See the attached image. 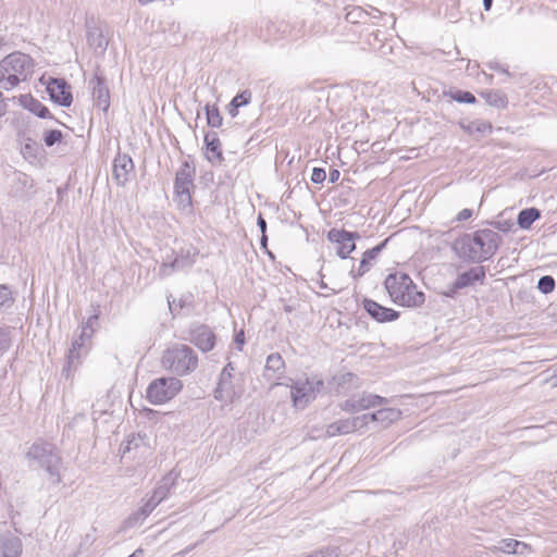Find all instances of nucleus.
<instances>
[{"instance_id": "nucleus-1", "label": "nucleus", "mask_w": 557, "mask_h": 557, "mask_svg": "<svg viewBox=\"0 0 557 557\" xmlns=\"http://www.w3.org/2000/svg\"><path fill=\"white\" fill-rule=\"evenodd\" d=\"M25 457L30 467L45 470L52 484L59 485L62 482V456L55 444L38 438L29 446Z\"/></svg>"}, {"instance_id": "nucleus-2", "label": "nucleus", "mask_w": 557, "mask_h": 557, "mask_svg": "<svg viewBox=\"0 0 557 557\" xmlns=\"http://www.w3.org/2000/svg\"><path fill=\"white\" fill-rule=\"evenodd\" d=\"M34 71L33 59L23 52L15 51L0 61V85L5 90L25 82Z\"/></svg>"}, {"instance_id": "nucleus-3", "label": "nucleus", "mask_w": 557, "mask_h": 557, "mask_svg": "<svg viewBox=\"0 0 557 557\" xmlns=\"http://www.w3.org/2000/svg\"><path fill=\"white\" fill-rule=\"evenodd\" d=\"M392 300L400 306L419 307L424 302V294L417 289L411 277L404 272L388 274L384 282Z\"/></svg>"}, {"instance_id": "nucleus-4", "label": "nucleus", "mask_w": 557, "mask_h": 557, "mask_svg": "<svg viewBox=\"0 0 557 557\" xmlns=\"http://www.w3.org/2000/svg\"><path fill=\"white\" fill-rule=\"evenodd\" d=\"M161 362L170 372L183 376L198 368V356L190 346L174 344L164 350Z\"/></svg>"}, {"instance_id": "nucleus-5", "label": "nucleus", "mask_w": 557, "mask_h": 557, "mask_svg": "<svg viewBox=\"0 0 557 557\" xmlns=\"http://www.w3.org/2000/svg\"><path fill=\"white\" fill-rule=\"evenodd\" d=\"M195 165L189 160H184L177 170L174 180V200L182 211H193L191 189L195 187Z\"/></svg>"}, {"instance_id": "nucleus-6", "label": "nucleus", "mask_w": 557, "mask_h": 557, "mask_svg": "<svg viewBox=\"0 0 557 557\" xmlns=\"http://www.w3.org/2000/svg\"><path fill=\"white\" fill-rule=\"evenodd\" d=\"M288 386L290 387V398L294 408L302 410L321 393L324 388V382L318 376H312L310 379L292 381V384Z\"/></svg>"}, {"instance_id": "nucleus-7", "label": "nucleus", "mask_w": 557, "mask_h": 557, "mask_svg": "<svg viewBox=\"0 0 557 557\" xmlns=\"http://www.w3.org/2000/svg\"><path fill=\"white\" fill-rule=\"evenodd\" d=\"M183 388V383L177 377H158L147 387L146 397L153 405H162L174 398Z\"/></svg>"}, {"instance_id": "nucleus-8", "label": "nucleus", "mask_w": 557, "mask_h": 557, "mask_svg": "<svg viewBox=\"0 0 557 557\" xmlns=\"http://www.w3.org/2000/svg\"><path fill=\"white\" fill-rule=\"evenodd\" d=\"M176 479L177 475L172 471L165 474L159 482L158 486L153 490L152 495L135 513H133L129 519H134L136 521L145 520L156 509V507L161 504V502L169 497L171 490L175 485Z\"/></svg>"}, {"instance_id": "nucleus-9", "label": "nucleus", "mask_w": 557, "mask_h": 557, "mask_svg": "<svg viewBox=\"0 0 557 557\" xmlns=\"http://www.w3.org/2000/svg\"><path fill=\"white\" fill-rule=\"evenodd\" d=\"M467 234L479 251L481 263L491 259L497 252L502 243V236L490 228H482Z\"/></svg>"}, {"instance_id": "nucleus-10", "label": "nucleus", "mask_w": 557, "mask_h": 557, "mask_svg": "<svg viewBox=\"0 0 557 557\" xmlns=\"http://www.w3.org/2000/svg\"><path fill=\"white\" fill-rule=\"evenodd\" d=\"M202 352L211 351L216 344V336L213 330L207 324L196 323L188 330V338Z\"/></svg>"}, {"instance_id": "nucleus-11", "label": "nucleus", "mask_w": 557, "mask_h": 557, "mask_svg": "<svg viewBox=\"0 0 557 557\" xmlns=\"http://www.w3.org/2000/svg\"><path fill=\"white\" fill-rule=\"evenodd\" d=\"M235 368L232 362H228L220 373L218 386L214 389V398L225 404H231L237 397V393L232 383L233 372Z\"/></svg>"}, {"instance_id": "nucleus-12", "label": "nucleus", "mask_w": 557, "mask_h": 557, "mask_svg": "<svg viewBox=\"0 0 557 557\" xmlns=\"http://www.w3.org/2000/svg\"><path fill=\"white\" fill-rule=\"evenodd\" d=\"M358 238H360L359 233L346 230L332 228L327 233V239L338 245L337 256L342 259L348 258L356 249L355 240Z\"/></svg>"}, {"instance_id": "nucleus-13", "label": "nucleus", "mask_w": 557, "mask_h": 557, "mask_svg": "<svg viewBox=\"0 0 557 557\" xmlns=\"http://www.w3.org/2000/svg\"><path fill=\"white\" fill-rule=\"evenodd\" d=\"M134 162L133 159L126 154L119 152L113 160L112 164V176L119 186H124L131 181L134 174Z\"/></svg>"}, {"instance_id": "nucleus-14", "label": "nucleus", "mask_w": 557, "mask_h": 557, "mask_svg": "<svg viewBox=\"0 0 557 557\" xmlns=\"http://www.w3.org/2000/svg\"><path fill=\"white\" fill-rule=\"evenodd\" d=\"M293 28L286 21H264L260 26L259 37L264 41H276L290 35Z\"/></svg>"}, {"instance_id": "nucleus-15", "label": "nucleus", "mask_w": 557, "mask_h": 557, "mask_svg": "<svg viewBox=\"0 0 557 557\" xmlns=\"http://www.w3.org/2000/svg\"><path fill=\"white\" fill-rule=\"evenodd\" d=\"M196 256L197 252L191 253L190 250H182L173 260H163L159 268V276L166 277L175 271L190 268L195 263Z\"/></svg>"}, {"instance_id": "nucleus-16", "label": "nucleus", "mask_w": 557, "mask_h": 557, "mask_svg": "<svg viewBox=\"0 0 557 557\" xmlns=\"http://www.w3.org/2000/svg\"><path fill=\"white\" fill-rule=\"evenodd\" d=\"M47 91L53 102L62 107L72 104L71 87L64 78H50L47 84Z\"/></svg>"}, {"instance_id": "nucleus-17", "label": "nucleus", "mask_w": 557, "mask_h": 557, "mask_svg": "<svg viewBox=\"0 0 557 557\" xmlns=\"http://www.w3.org/2000/svg\"><path fill=\"white\" fill-rule=\"evenodd\" d=\"M89 85L92 89L95 104L103 112L108 111L110 107V91L106 77L97 71L95 76L90 79Z\"/></svg>"}, {"instance_id": "nucleus-18", "label": "nucleus", "mask_w": 557, "mask_h": 557, "mask_svg": "<svg viewBox=\"0 0 557 557\" xmlns=\"http://www.w3.org/2000/svg\"><path fill=\"white\" fill-rule=\"evenodd\" d=\"M285 368V361L278 352H273L268 356L263 377L272 382L270 386L271 389L274 386L282 385L278 380L284 376Z\"/></svg>"}, {"instance_id": "nucleus-19", "label": "nucleus", "mask_w": 557, "mask_h": 557, "mask_svg": "<svg viewBox=\"0 0 557 557\" xmlns=\"http://www.w3.org/2000/svg\"><path fill=\"white\" fill-rule=\"evenodd\" d=\"M451 249L455 251L459 259L467 262L481 263L480 255L478 249L472 244L471 238L467 233L456 238L451 245Z\"/></svg>"}, {"instance_id": "nucleus-20", "label": "nucleus", "mask_w": 557, "mask_h": 557, "mask_svg": "<svg viewBox=\"0 0 557 557\" xmlns=\"http://www.w3.org/2000/svg\"><path fill=\"white\" fill-rule=\"evenodd\" d=\"M34 187L33 178L20 171L13 173L9 194L17 199L28 198Z\"/></svg>"}, {"instance_id": "nucleus-21", "label": "nucleus", "mask_w": 557, "mask_h": 557, "mask_svg": "<svg viewBox=\"0 0 557 557\" xmlns=\"http://www.w3.org/2000/svg\"><path fill=\"white\" fill-rule=\"evenodd\" d=\"M363 308L373 320L380 323L395 321L399 317L394 309L384 307L372 299H364Z\"/></svg>"}, {"instance_id": "nucleus-22", "label": "nucleus", "mask_w": 557, "mask_h": 557, "mask_svg": "<svg viewBox=\"0 0 557 557\" xmlns=\"http://www.w3.org/2000/svg\"><path fill=\"white\" fill-rule=\"evenodd\" d=\"M87 42L96 53L103 54L109 45V29L101 25L88 26Z\"/></svg>"}, {"instance_id": "nucleus-23", "label": "nucleus", "mask_w": 557, "mask_h": 557, "mask_svg": "<svg viewBox=\"0 0 557 557\" xmlns=\"http://www.w3.org/2000/svg\"><path fill=\"white\" fill-rule=\"evenodd\" d=\"M22 554L23 542L17 535L11 532L0 534V557H22Z\"/></svg>"}, {"instance_id": "nucleus-24", "label": "nucleus", "mask_w": 557, "mask_h": 557, "mask_svg": "<svg viewBox=\"0 0 557 557\" xmlns=\"http://www.w3.org/2000/svg\"><path fill=\"white\" fill-rule=\"evenodd\" d=\"M485 274L486 271L483 265L474 267L466 272L460 273L451 285L453 292L471 286L475 282L483 284Z\"/></svg>"}, {"instance_id": "nucleus-25", "label": "nucleus", "mask_w": 557, "mask_h": 557, "mask_svg": "<svg viewBox=\"0 0 557 557\" xmlns=\"http://www.w3.org/2000/svg\"><path fill=\"white\" fill-rule=\"evenodd\" d=\"M388 240L389 238H386L375 247L368 249L363 252L358 271L355 272L354 268L350 270V274L354 278L363 276L371 269V261L376 259L380 252L386 247Z\"/></svg>"}, {"instance_id": "nucleus-26", "label": "nucleus", "mask_w": 557, "mask_h": 557, "mask_svg": "<svg viewBox=\"0 0 557 557\" xmlns=\"http://www.w3.org/2000/svg\"><path fill=\"white\" fill-rule=\"evenodd\" d=\"M207 149V159L213 165H221L224 161L222 153V144L215 132H209L205 135Z\"/></svg>"}, {"instance_id": "nucleus-27", "label": "nucleus", "mask_w": 557, "mask_h": 557, "mask_svg": "<svg viewBox=\"0 0 557 557\" xmlns=\"http://www.w3.org/2000/svg\"><path fill=\"white\" fill-rule=\"evenodd\" d=\"M20 103L40 119H53L49 109L32 95H22Z\"/></svg>"}, {"instance_id": "nucleus-28", "label": "nucleus", "mask_w": 557, "mask_h": 557, "mask_svg": "<svg viewBox=\"0 0 557 557\" xmlns=\"http://www.w3.org/2000/svg\"><path fill=\"white\" fill-rule=\"evenodd\" d=\"M530 547L524 542L517 541L515 539H504L498 542V545L492 548L493 552L505 553V554H518L523 555Z\"/></svg>"}, {"instance_id": "nucleus-29", "label": "nucleus", "mask_w": 557, "mask_h": 557, "mask_svg": "<svg viewBox=\"0 0 557 557\" xmlns=\"http://www.w3.org/2000/svg\"><path fill=\"white\" fill-rule=\"evenodd\" d=\"M86 355L82 350L69 349L65 364L63 366L61 375L65 379L73 376L74 372L78 369L82 363V358Z\"/></svg>"}, {"instance_id": "nucleus-30", "label": "nucleus", "mask_w": 557, "mask_h": 557, "mask_svg": "<svg viewBox=\"0 0 557 557\" xmlns=\"http://www.w3.org/2000/svg\"><path fill=\"white\" fill-rule=\"evenodd\" d=\"M371 421L381 422L384 426L400 419L401 411L396 408H382L375 412L369 413Z\"/></svg>"}, {"instance_id": "nucleus-31", "label": "nucleus", "mask_w": 557, "mask_h": 557, "mask_svg": "<svg viewBox=\"0 0 557 557\" xmlns=\"http://www.w3.org/2000/svg\"><path fill=\"white\" fill-rule=\"evenodd\" d=\"M482 98L492 107L497 109H505L508 106L507 96L496 89H490L481 92Z\"/></svg>"}, {"instance_id": "nucleus-32", "label": "nucleus", "mask_w": 557, "mask_h": 557, "mask_svg": "<svg viewBox=\"0 0 557 557\" xmlns=\"http://www.w3.org/2000/svg\"><path fill=\"white\" fill-rule=\"evenodd\" d=\"M541 218V211L537 208H527L519 212L517 223L520 228L528 230Z\"/></svg>"}, {"instance_id": "nucleus-33", "label": "nucleus", "mask_w": 557, "mask_h": 557, "mask_svg": "<svg viewBox=\"0 0 557 557\" xmlns=\"http://www.w3.org/2000/svg\"><path fill=\"white\" fill-rule=\"evenodd\" d=\"M354 398L357 401L359 411L387 403L386 398L373 394L363 393L361 395H355Z\"/></svg>"}, {"instance_id": "nucleus-34", "label": "nucleus", "mask_w": 557, "mask_h": 557, "mask_svg": "<svg viewBox=\"0 0 557 557\" xmlns=\"http://www.w3.org/2000/svg\"><path fill=\"white\" fill-rule=\"evenodd\" d=\"M94 334V330L87 331V327H82L79 335L73 339L71 348L75 350H82L84 355L89 351L88 342Z\"/></svg>"}, {"instance_id": "nucleus-35", "label": "nucleus", "mask_w": 557, "mask_h": 557, "mask_svg": "<svg viewBox=\"0 0 557 557\" xmlns=\"http://www.w3.org/2000/svg\"><path fill=\"white\" fill-rule=\"evenodd\" d=\"M94 334V330L87 331V327H82L79 335L73 339L71 348L75 350H82L84 355L89 351L88 342Z\"/></svg>"}, {"instance_id": "nucleus-36", "label": "nucleus", "mask_w": 557, "mask_h": 557, "mask_svg": "<svg viewBox=\"0 0 557 557\" xmlns=\"http://www.w3.org/2000/svg\"><path fill=\"white\" fill-rule=\"evenodd\" d=\"M147 445L145 443V437L140 434L132 435L127 438V441L122 445V453L126 455L132 450H146Z\"/></svg>"}, {"instance_id": "nucleus-37", "label": "nucleus", "mask_w": 557, "mask_h": 557, "mask_svg": "<svg viewBox=\"0 0 557 557\" xmlns=\"http://www.w3.org/2000/svg\"><path fill=\"white\" fill-rule=\"evenodd\" d=\"M250 100L251 92L249 90H244L237 94L230 103V114L232 116H236L238 108L248 104Z\"/></svg>"}, {"instance_id": "nucleus-38", "label": "nucleus", "mask_w": 557, "mask_h": 557, "mask_svg": "<svg viewBox=\"0 0 557 557\" xmlns=\"http://www.w3.org/2000/svg\"><path fill=\"white\" fill-rule=\"evenodd\" d=\"M460 126L469 134H484L492 131V124L490 122L480 120L469 122L468 124L460 123Z\"/></svg>"}, {"instance_id": "nucleus-39", "label": "nucleus", "mask_w": 557, "mask_h": 557, "mask_svg": "<svg viewBox=\"0 0 557 557\" xmlns=\"http://www.w3.org/2000/svg\"><path fill=\"white\" fill-rule=\"evenodd\" d=\"M205 110L208 125L213 128L220 127L222 125L223 117L219 108L215 104H206Z\"/></svg>"}, {"instance_id": "nucleus-40", "label": "nucleus", "mask_w": 557, "mask_h": 557, "mask_svg": "<svg viewBox=\"0 0 557 557\" xmlns=\"http://www.w3.org/2000/svg\"><path fill=\"white\" fill-rule=\"evenodd\" d=\"M40 151V146L38 143L33 140L32 138H26L25 143L21 147V153L25 158H37Z\"/></svg>"}, {"instance_id": "nucleus-41", "label": "nucleus", "mask_w": 557, "mask_h": 557, "mask_svg": "<svg viewBox=\"0 0 557 557\" xmlns=\"http://www.w3.org/2000/svg\"><path fill=\"white\" fill-rule=\"evenodd\" d=\"M448 95L453 100L461 103H474L476 101L474 95L466 90L450 91Z\"/></svg>"}, {"instance_id": "nucleus-42", "label": "nucleus", "mask_w": 557, "mask_h": 557, "mask_svg": "<svg viewBox=\"0 0 557 557\" xmlns=\"http://www.w3.org/2000/svg\"><path fill=\"white\" fill-rule=\"evenodd\" d=\"M169 307H170V310L174 313V314H180V312L175 311L176 310V307H178L180 309H191L194 306H193V296L191 295H188V296H183L178 299L177 304L175 300H173L172 302L169 301Z\"/></svg>"}, {"instance_id": "nucleus-43", "label": "nucleus", "mask_w": 557, "mask_h": 557, "mask_svg": "<svg viewBox=\"0 0 557 557\" xmlns=\"http://www.w3.org/2000/svg\"><path fill=\"white\" fill-rule=\"evenodd\" d=\"M63 133L59 129H50L44 133V143L47 147H52L57 143H61Z\"/></svg>"}, {"instance_id": "nucleus-44", "label": "nucleus", "mask_w": 557, "mask_h": 557, "mask_svg": "<svg viewBox=\"0 0 557 557\" xmlns=\"http://www.w3.org/2000/svg\"><path fill=\"white\" fill-rule=\"evenodd\" d=\"M555 280L550 275H544L537 282V288L543 294L552 293L555 289Z\"/></svg>"}, {"instance_id": "nucleus-45", "label": "nucleus", "mask_w": 557, "mask_h": 557, "mask_svg": "<svg viewBox=\"0 0 557 557\" xmlns=\"http://www.w3.org/2000/svg\"><path fill=\"white\" fill-rule=\"evenodd\" d=\"M14 302L11 290L7 285H0V309L10 308Z\"/></svg>"}, {"instance_id": "nucleus-46", "label": "nucleus", "mask_w": 557, "mask_h": 557, "mask_svg": "<svg viewBox=\"0 0 557 557\" xmlns=\"http://www.w3.org/2000/svg\"><path fill=\"white\" fill-rule=\"evenodd\" d=\"M11 329L10 327H1L0 329V354L7 351L11 346Z\"/></svg>"}, {"instance_id": "nucleus-47", "label": "nucleus", "mask_w": 557, "mask_h": 557, "mask_svg": "<svg viewBox=\"0 0 557 557\" xmlns=\"http://www.w3.org/2000/svg\"><path fill=\"white\" fill-rule=\"evenodd\" d=\"M349 420L352 431L355 432L366 426L371 421V418L369 417V413H366L362 416L350 418Z\"/></svg>"}, {"instance_id": "nucleus-48", "label": "nucleus", "mask_w": 557, "mask_h": 557, "mask_svg": "<svg viewBox=\"0 0 557 557\" xmlns=\"http://www.w3.org/2000/svg\"><path fill=\"white\" fill-rule=\"evenodd\" d=\"M306 557H338V548L337 547H324L322 549L315 550Z\"/></svg>"}, {"instance_id": "nucleus-49", "label": "nucleus", "mask_w": 557, "mask_h": 557, "mask_svg": "<svg viewBox=\"0 0 557 557\" xmlns=\"http://www.w3.org/2000/svg\"><path fill=\"white\" fill-rule=\"evenodd\" d=\"M326 178V174H325V171L324 169L322 168H314L312 170V174H311V182L314 183V184H321L325 181Z\"/></svg>"}, {"instance_id": "nucleus-50", "label": "nucleus", "mask_w": 557, "mask_h": 557, "mask_svg": "<svg viewBox=\"0 0 557 557\" xmlns=\"http://www.w3.org/2000/svg\"><path fill=\"white\" fill-rule=\"evenodd\" d=\"M367 15L368 14L363 12L360 8H356L346 14V20L350 23H357L358 18H361L362 16L366 17Z\"/></svg>"}, {"instance_id": "nucleus-51", "label": "nucleus", "mask_w": 557, "mask_h": 557, "mask_svg": "<svg viewBox=\"0 0 557 557\" xmlns=\"http://www.w3.org/2000/svg\"><path fill=\"white\" fill-rule=\"evenodd\" d=\"M341 408L344 410V411H348V412H357L359 411L358 407H357V401L356 399L352 397L346 399L342 405H341Z\"/></svg>"}, {"instance_id": "nucleus-52", "label": "nucleus", "mask_w": 557, "mask_h": 557, "mask_svg": "<svg viewBox=\"0 0 557 557\" xmlns=\"http://www.w3.org/2000/svg\"><path fill=\"white\" fill-rule=\"evenodd\" d=\"M337 423L341 435L354 432L349 419L338 420Z\"/></svg>"}, {"instance_id": "nucleus-53", "label": "nucleus", "mask_w": 557, "mask_h": 557, "mask_svg": "<svg viewBox=\"0 0 557 557\" xmlns=\"http://www.w3.org/2000/svg\"><path fill=\"white\" fill-rule=\"evenodd\" d=\"M325 433L329 437L341 435L337 421L329 424Z\"/></svg>"}, {"instance_id": "nucleus-54", "label": "nucleus", "mask_w": 557, "mask_h": 557, "mask_svg": "<svg viewBox=\"0 0 557 557\" xmlns=\"http://www.w3.org/2000/svg\"><path fill=\"white\" fill-rule=\"evenodd\" d=\"M473 215V211L471 209H462L456 216L457 222H463L470 219Z\"/></svg>"}, {"instance_id": "nucleus-55", "label": "nucleus", "mask_w": 557, "mask_h": 557, "mask_svg": "<svg viewBox=\"0 0 557 557\" xmlns=\"http://www.w3.org/2000/svg\"><path fill=\"white\" fill-rule=\"evenodd\" d=\"M234 342L239 350H242L243 345L245 344V333L244 331H239L235 334Z\"/></svg>"}, {"instance_id": "nucleus-56", "label": "nucleus", "mask_w": 557, "mask_h": 557, "mask_svg": "<svg viewBox=\"0 0 557 557\" xmlns=\"http://www.w3.org/2000/svg\"><path fill=\"white\" fill-rule=\"evenodd\" d=\"M488 67L491 70H494V71H498V72H502V73H505L507 74L508 76L510 75V73L508 72L507 69H505L502 64L497 63V62H494V63H488Z\"/></svg>"}, {"instance_id": "nucleus-57", "label": "nucleus", "mask_w": 557, "mask_h": 557, "mask_svg": "<svg viewBox=\"0 0 557 557\" xmlns=\"http://www.w3.org/2000/svg\"><path fill=\"white\" fill-rule=\"evenodd\" d=\"M257 225L261 231V234H267V221L262 216V214H259L257 219Z\"/></svg>"}, {"instance_id": "nucleus-58", "label": "nucleus", "mask_w": 557, "mask_h": 557, "mask_svg": "<svg viewBox=\"0 0 557 557\" xmlns=\"http://www.w3.org/2000/svg\"><path fill=\"white\" fill-rule=\"evenodd\" d=\"M97 320H98V314L96 313V314L89 317L88 320L83 324L82 327H87V331L94 330L92 325L95 322H97Z\"/></svg>"}, {"instance_id": "nucleus-59", "label": "nucleus", "mask_w": 557, "mask_h": 557, "mask_svg": "<svg viewBox=\"0 0 557 557\" xmlns=\"http://www.w3.org/2000/svg\"><path fill=\"white\" fill-rule=\"evenodd\" d=\"M341 176V172L337 169H332L329 173L330 183H336Z\"/></svg>"}, {"instance_id": "nucleus-60", "label": "nucleus", "mask_w": 557, "mask_h": 557, "mask_svg": "<svg viewBox=\"0 0 557 557\" xmlns=\"http://www.w3.org/2000/svg\"><path fill=\"white\" fill-rule=\"evenodd\" d=\"M260 245H261L262 249L268 251V235L267 234H261Z\"/></svg>"}, {"instance_id": "nucleus-61", "label": "nucleus", "mask_w": 557, "mask_h": 557, "mask_svg": "<svg viewBox=\"0 0 557 557\" xmlns=\"http://www.w3.org/2000/svg\"><path fill=\"white\" fill-rule=\"evenodd\" d=\"M7 106L2 100V94L0 92V116H2L5 113Z\"/></svg>"}, {"instance_id": "nucleus-62", "label": "nucleus", "mask_w": 557, "mask_h": 557, "mask_svg": "<svg viewBox=\"0 0 557 557\" xmlns=\"http://www.w3.org/2000/svg\"><path fill=\"white\" fill-rule=\"evenodd\" d=\"M493 4V0H483L485 11H490Z\"/></svg>"}, {"instance_id": "nucleus-63", "label": "nucleus", "mask_w": 557, "mask_h": 557, "mask_svg": "<svg viewBox=\"0 0 557 557\" xmlns=\"http://www.w3.org/2000/svg\"><path fill=\"white\" fill-rule=\"evenodd\" d=\"M374 12L375 14L373 15L374 17H379V16H385V14H383L380 10L377 9H374Z\"/></svg>"}, {"instance_id": "nucleus-64", "label": "nucleus", "mask_w": 557, "mask_h": 557, "mask_svg": "<svg viewBox=\"0 0 557 557\" xmlns=\"http://www.w3.org/2000/svg\"><path fill=\"white\" fill-rule=\"evenodd\" d=\"M387 17L392 22V24L394 25L395 22H396L395 17L393 15H388Z\"/></svg>"}]
</instances>
